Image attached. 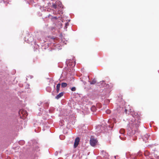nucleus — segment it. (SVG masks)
<instances>
[{"mask_svg":"<svg viewBox=\"0 0 159 159\" xmlns=\"http://www.w3.org/2000/svg\"><path fill=\"white\" fill-rule=\"evenodd\" d=\"M64 93V92L60 93L55 97V98L57 99H59L63 95Z\"/></svg>","mask_w":159,"mask_h":159,"instance_id":"nucleus-5","label":"nucleus"},{"mask_svg":"<svg viewBox=\"0 0 159 159\" xmlns=\"http://www.w3.org/2000/svg\"><path fill=\"white\" fill-rule=\"evenodd\" d=\"M54 18L56 19H57V17H54Z\"/></svg>","mask_w":159,"mask_h":159,"instance_id":"nucleus-12","label":"nucleus"},{"mask_svg":"<svg viewBox=\"0 0 159 159\" xmlns=\"http://www.w3.org/2000/svg\"><path fill=\"white\" fill-rule=\"evenodd\" d=\"M125 132V130L124 129H121L120 130V133L121 134H124Z\"/></svg>","mask_w":159,"mask_h":159,"instance_id":"nucleus-9","label":"nucleus"},{"mask_svg":"<svg viewBox=\"0 0 159 159\" xmlns=\"http://www.w3.org/2000/svg\"><path fill=\"white\" fill-rule=\"evenodd\" d=\"M80 138L79 137H77L75 140V141L74 144V147L76 148L79 144L80 141Z\"/></svg>","mask_w":159,"mask_h":159,"instance_id":"nucleus-3","label":"nucleus"},{"mask_svg":"<svg viewBox=\"0 0 159 159\" xmlns=\"http://www.w3.org/2000/svg\"><path fill=\"white\" fill-rule=\"evenodd\" d=\"M72 91H75L76 90V88L75 87H73L71 89Z\"/></svg>","mask_w":159,"mask_h":159,"instance_id":"nucleus-10","label":"nucleus"},{"mask_svg":"<svg viewBox=\"0 0 159 159\" xmlns=\"http://www.w3.org/2000/svg\"><path fill=\"white\" fill-rule=\"evenodd\" d=\"M97 142V140L96 139L92 138L90 139V145L92 146H94L96 144Z\"/></svg>","mask_w":159,"mask_h":159,"instance_id":"nucleus-2","label":"nucleus"},{"mask_svg":"<svg viewBox=\"0 0 159 159\" xmlns=\"http://www.w3.org/2000/svg\"><path fill=\"white\" fill-rule=\"evenodd\" d=\"M106 112L107 113L109 114L111 113V111L109 110H107L106 111Z\"/></svg>","mask_w":159,"mask_h":159,"instance_id":"nucleus-11","label":"nucleus"},{"mask_svg":"<svg viewBox=\"0 0 159 159\" xmlns=\"http://www.w3.org/2000/svg\"><path fill=\"white\" fill-rule=\"evenodd\" d=\"M150 135L148 134H145L144 136L143 137V141L145 142H146L147 140L149 138Z\"/></svg>","mask_w":159,"mask_h":159,"instance_id":"nucleus-4","label":"nucleus"},{"mask_svg":"<svg viewBox=\"0 0 159 159\" xmlns=\"http://www.w3.org/2000/svg\"><path fill=\"white\" fill-rule=\"evenodd\" d=\"M91 84H93L96 83V81L95 79L93 80L92 81H89Z\"/></svg>","mask_w":159,"mask_h":159,"instance_id":"nucleus-8","label":"nucleus"},{"mask_svg":"<svg viewBox=\"0 0 159 159\" xmlns=\"http://www.w3.org/2000/svg\"><path fill=\"white\" fill-rule=\"evenodd\" d=\"M52 7L55 9H57L58 10L61 9V8H63L61 3L60 2L57 1L56 3L52 4Z\"/></svg>","mask_w":159,"mask_h":159,"instance_id":"nucleus-1","label":"nucleus"},{"mask_svg":"<svg viewBox=\"0 0 159 159\" xmlns=\"http://www.w3.org/2000/svg\"><path fill=\"white\" fill-rule=\"evenodd\" d=\"M127 109H125V112H126V113H127Z\"/></svg>","mask_w":159,"mask_h":159,"instance_id":"nucleus-13","label":"nucleus"},{"mask_svg":"<svg viewBox=\"0 0 159 159\" xmlns=\"http://www.w3.org/2000/svg\"><path fill=\"white\" fill-rule=\"evenodd\" d=\"M67 85V84L66 83H62L61 84V86L62 88L66 87Z\"/></svg>","mask_w":159,"mask_h":159,"instance_id":"nucleus-7","label":"nucleus"},{"mask_svg":"<svg viewBox=\"0 0 159 159\" xmlns=\"http://www.w3.org/2000/svg\"><path fill=\"white\" fill-rule=\"evenodd\" d=\"M60 86L61 84L60 83H59L57 84L56 86V90L57 93H58L59 91Z\"/></svg>","mask_w":159,"mask_h":159,"instance_id":"nucleus-6","label":"nucleus"}]
</instances>
